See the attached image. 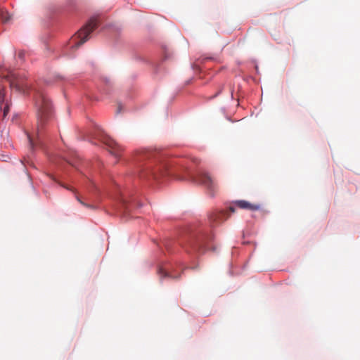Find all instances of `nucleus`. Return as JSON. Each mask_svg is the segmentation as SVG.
I'll return each instance as SVG.
<instances>
[{
	"label": "nucleus",
	"instance_id": "obj_9",
	"mask_svg": "<svg viewBox=\"0 0 360 360\" xmlns=\"http://www.w3.org/2000/svg\"><path fill=\"white\" fill-rule=\"evenodd\" d=\"M164 248L169 252L172 253L174 252V248H176V243L172 240H165L162 242Z\"/></svg>",
	"mask_w": 360,
	"mask_h": 360
},
{
	"label": "nucleus",
	"instance_id": "obj_10",
	"mask_svg": "<svg viewBox=\"0 0 360 360\" xmlns=\"http://www.w3.org/2000/svg\"><path fill=\"white\" fill-rule=\"evenodd\" d=\"M63 187L65 188L67 190H69V191H71L72 192H73L75 193V198L76 200L80 203L82 204V205L85 206V207H89V205L87 204H86L85 202H84L76 194V191L75 189H73L72 187H70V186H64V185H62Z\"/></svg>",
	"mask_w": 360,
	"mask_h": 360
},
{
	"label": "nucleus",
	"instance_id": "obj_4",
	"mask_svg": "<svg viewBox=\"0 0 360 360\" xmlns=\"http://www.w3.org/2000/svg\"><path fill=\"white\" fill-rule=\"evenodd\" d=\"M99 24L98 15L91 17L62 48L61 56L72 58L73 56L71 51L86 42L89 39L91 34L98 27Z\"/></svg>",
	"mask_w": 360,
	"mask_h": 360
},
{
	"label": "nucleus",
	"instance_id": "obj_5",
	"mask_svg": "<svg viewBox=\"0 0 360 360\" xmlns=\"http://www.w3.org/2000/svg\"><path fill=\"white\" fill-rule=\"evenodd\" d=\"M98 131L97 134H95L96 139H97L106 148L109 153L117 160L122 159V147L118 145L112 139L105 134L98 126H96Z\"/></svg>",
	"mask_w": 360,
	"mask_h": 360
},
{
	"label": "nucleus",
	"instance_id": "obj_11",
	"mask_svg": "<svg viewBox=\"0 0 360 360\" xmlns=\"http://www.w3.org/2000/svg\"><path fill=\"white\" fill-rule=\"evenodd\" d=\"M26 53L24 51H20L18 52L17 56V62L19 60L22 63L25 60Z\"/></svg>",
	"mask_w": 360,
	"mask_h": 360
},
{
	"label": "nucleus",
	"instance_id": "obj_1",
	"mask_svg": "<svg viewBox=\"0 0 360 360\" xmlns=\"http://www.w3.org/2000/svg\"><path fill=\"white\" fill-rule=\"evenodd\" d=\"M123 174L112 179L115 189L114 198L119 212L127 214L130 210L128 184L146 181H158L162 178L174 176L179 179H186L204 186L211 193L215 188V181L206 172H194L193 165L197 160L173 156L166 150L143 149L137 151L130 158H124Z\"/></svg>",
	"mask_w": 360,
	"mask_h": 360
},
{
	"label": "nucleus",
	"instance_id": "obj_20",
	"mask_svg": "<svg viewBox=\"0 0 360 360\" xmlns=\"http://www.w3.org/2000/svg\"><path fill=\"white\" fill-rule=\"evenodd\" d=\"M47 84H50L51 82L49 81H46Z\"/></svg>",
	"mask_w": 360,
	"mask_h": 360
},
{
	"label": "nucleus",
	"instance_id": "obj_2",
	"mask_svg": "<svg viewBox=\"0 0 360 360\" xmlns=\"http://www.w3.org/2000/svg\"><path fill=\"white\" fill-rule=\"evenodd\" d=\"M0 77L6 79L11 89L18 93L24 95L33 93L37 111V124L27 136L32 149L35 147L45 148L57 128L51 101L43 89L33 85L22 70L6 68L0 71Z\"/></svg>",
	"mask_w": 360,
	"mask_h": 360
},
{
	"label": "nucleus",
	"instance_id": "obj_13",
	"mask_svg": "<svg viewBox=\"0 0 360 360\" xmlns=\"http://www.w3.org/2000/svg\"><path fill=\"white\" fill-rule=\"evenodd\" d=\"M88 96H89V98L90 99H92V100L98 101V100H99V99H100V98H99V97H98V96H97L88 95Z\"/></svg>",
	"mask_w": 360,
	"mask_h": 360
},
{
	"label": "nucleus",
	"instance_id": "obj_19",
	"mask_svg": "<svg viewBox=\"0 0 360 360\" xmlns=\"http://www.w3.org/2000/svg\"><path fill=\"white\" fill-rule=\"evenodd\" d=\"M221 92V90L216 94L214 95V97H217V96Z\"/></svg>",
	"mask_w": 360,
	"mask_h": 360
},
{
	"label": "nucleus",
	"instance_id": "obj_8",
	"mask_svg": "<svg viewBox=\"0 0 360 360\" xmlns=\"http://www.w3.org/2000/svg\"><path fill=\"white\" fill-rule=\"evenodd\" d=\"M234 205H236L238 207H240L241 209L249 210L252 211L258 210L260 208L259 205L251 204L250 202L243 200L235 201Z\"/></svg>",
	"mask_w": 360,
	"mask_h": 360
},
{
	"label": "nucleus",
	"instance_id": "obj_7",
	"mask_svg": "<svg viewBox=\"0 0 360 360\" xmlns=\"http://www.w3.org/2000/svg\"><path fill=\"white\" fill-rule=\"evenodd\" d=\"M97 88L101 94L108 95L112 88V82L108 77H102L101 78V84Z\"/></svg>",
	"mask_w": 360,
	"mask_h": 360
},
{
	"label": "nucleus",
	"instance_id": "obj_3",
	"mask_svg": "<svg viewBox=\"0 0 360 360\" xmlns=\"http://www.w3.org/2000/svg\"><path fill=\"white\" fill-rule=\"evenodd\" d=\"M227 218V210H214L209 214L207 220L194 223L188 227L179 241V245L188 254L197 255L207 250H214L212 244L214 240L212 229Z\"/></svg>",
	"mask_w": 360,
	"mask_h": 360
},
{
	"label": "nucleus",
	"instance_id": "obj_14",
	"mask_svg": "<svg viewBox=\"0 0 360 360\" xmlns=\"http://www.w3.org/2000/svg\"><path fill=\"white\" fill-rule=\"evenodd\" d=\"M228 210L231 212V213H233L236 210V208L233 205H230L229 207H228Z\"/></svg>",
	"mask_w": 360,
	"mask_h": 360
},
{
	"label": "nucleus",
	"instance_id": "obj_6",
	"mask_svg": "<svg viewBox=\"0 0 360 360\" xmlns=\"http://www.w3.org/2000/svg\"><path fill=\"white\" fill-rule=\"evenodd\" d=\"M182 270V265L177 261L162 262L158 267V274L160 280L163 278L176 279L180 276L179 272H176V269Z\"/></svg>",
	"mask_w": 360,
	"mask_h": 360
},
{
	"label": "nucleus",
	"instance_id": "obj_16",
	"mask_svg": "<svg viewBox=\"0 0 360 360\" xmlns=\"http://www.w3.org/2000/svg\"><path fill=\"white\" fill-rule=\"evenodd\" d=\"M122 110V106L121 105V104H119L118 108H117V112H121Z\"/></svg>",
	"mask_w": 360,
	"mask_h": 360
},
{
	"label": "nucleus",
	"instance_id": "obj_17",
	"mask_svg": "<svg viewBox=\"0 0 360 360\" xmlns=\"http://www.w3.org/2000/svg\"><path fill=\"white\" fill-rule=\"evenodd\" d=\"M158 246H160V248L161 249V250L163 251V247H162L160 244H158Z\"/></svg>",
	"mask_w": 360,
	"mask_h": 360
},
{
	"label": "nucleus",
	"instance_id": "obj_15",
	"mask_svg": "<svg viewBox=\"0 0 360 360\" xmlns=\"http://www.w3.org/2000/svg\"><path fill=\"white\" fill-rule=\"evenodd\" d=\"M3 112H4V116L5 117L6 115V114L8 112V106L4 107Z\"/></svg>",
	"mask_w": 360,
	"mask_h": 360
},
{
	"label": "nucleus",
	"instance_id": "obj_18",
	"mask_svg": "<svg viewBox=\"0 0 360 360\" xmlns=\"http://www.w3.org/2000/svg\"><path fill=\"white\" fill-rule=\"evenodd\" d=\"M255 69L257 70V72L258 71V66L257 65H255Z\"/></svg>",
	"mask_w": 360,
	"mask_h": 360
},
{
	"label": "nucleus",
	"instance_id": "obj_12",
	"mask_svg": "<svg viewBox=\"0 0 360 360\" xmlns=\"http://www.w3.org/2000/svg\"><path fill=\"white\" fill-rule=\"evenodd\" d=\"M6 98V92L4 89H0V104H2Z\"/></svg>",
	"mask_w": 360,
	"mask_h": 360
}]
</instances>
